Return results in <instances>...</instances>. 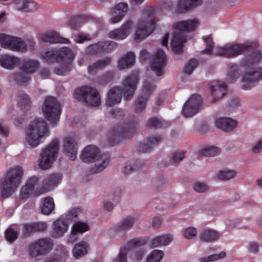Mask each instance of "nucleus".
<instances>
[{"label": "nucleus", "instance_id": "1", "mask_svg": "<svg viewBox=\"0 0 262 262\" xmlns=\"http://www.w3.org/2000/svg\"><path fill=\"white\" fill-rule=\"evenodd\" d=\"M40 56L48 63L56 61L59 64V68L54 69L55 73L59 75H64L70 72L75 57L72 50L67 48L58 50L53 49L45 50L41 52Z\"/></svg>", "mask_w": 262, "mask_h": 262}, {"label": "nucleus", "instance_id": "2", "mask_svg": "<svg viewBox=\"0 0 262 262\" xmlns=\"http://www.w3.org/2000/svg\"><path fill=\"white\" fill-rule=\"evenodd\" d=\"M138 78L137 72L132 73L123 81V89L120 86L112 88L107 93L105 100L106 105L112 106L120 103L122 100V94L126 99L133 96L137 88Z\"/></svg>", "mask_w": 262, "mask_h": 262}, {"label": "nucleus", "instance_id": "3", "mask_svg": "<svg viewBox=\"0 0 262 262\" xmlns=\"http://www.w3.org/2000/svg\"><path fill=\"white\" fill-rule=\"evenodd\" d=\"M49 135V127L45 120L42 118H35L24 131V143L27 147L34 148Z\"/></svg>", "mask_w": 262, "mask_h": 262}, {"label": "nucleus", "instance_id": "4", "mask_svg": "<svg viewBox=\"0 0 262 262\" xmlns=\"http://www.w3.org/2000/svg\"><path fill=\"white\" fill-rule=\"evenodd\" d=\"M199 25V21L196 19L181 21L173 25L174 33L170 42L173 52L178 54L182 51L183 43L186 41L185 33L194 30Z\"/></svg>", "mask_w": 262, "mask_h": 262}, {"label": "nucleus", "instance_id": "5", "mask_svg": "<svg viewBox=\"0 0 262 262\" xmlns=\"http://www.w3.org/2000/svg\"><path fill=\"white\" fill-rule=\"evenodd\" d=\"M24 170L23 167L16 165L7 171L3 182L0 185V194L3 198L11 195L21 183Z\"/></svg>", "mask_w": 262, "mask_h": 262}, {"label": "nucleus", "instance_id": "6", "mask_svg": "<svg viewBox=\"0 0 262 262\" xmlns=\"http://www.w3.org/2000/svg\"><path fill=\"white\" fill-rule=\"evenodd\" d=\"M81 158L84 162L94 163L91 171L94 173L102 171L110 163L109 156L106 154H102L99 149L93 145H88L83 149Z\"/></svg>", "mask_w": 262, "mask_h": 262}, {"label": "nucleus", "instance_id": "7", "mask_svg": "<svg viewBox=\"0 0 262 262\" xmlns=\"http://www.w3.org/2000/svg\"><path fill=\"white\" fill-rule=\"evenodd\" d=\"M156 11L152 7L145 9L137 26L134 39L140 42L149 36L154 31L156 22L154 16Z\"/></svg>", "mask_w": 262, "mask_h": 262}, {"label": "nucleus", "instance_id": "8", "mask_svg": "<svg viewBox=\"0 0 262 262\" xmlns=\"http://www.w3.org/2000/svg\"><path fill=\"white\" fill-rule=\"evenodd\" d=\"M0 45L3 48L21 53L33 50L35 47V42L32 39L25 41L20 37L5 33L0 34Z\"/></svg>", "mask_w": 262, "mask_h": 262}, {"label": "nucleus", "instance_id": "9", "mask_svg": "<svg viewBox=\"0 0 262 262\" xmlns=\"http://www.w3.org/2000/svg\"><path fill=\"white\" fill-rule=\"evenodd\" d=\"M262 60V53L260 51L255 50L245 57L240 62L239 66H232L228 72L226 80L229 83L235 82L239 77L238 72L244 68H249L258 63Z\"/></svg>", "mask_w": 262, "mask_h": 262}, {"label": "nucleus", "instance_id": "10", "mask_svg": "<svg viewBox=\"0 0 262 262\" xmlns=\"http://www.w3.org/2000/svg\"><path fill=\"white\" fill-rule=\"evenodd\" d=\"M59 151V142L53 140L50 144L42 149L38 160V165L42 170L50 168L55 161Z\"/></svg>", "mask_w": 262, "mask_h": 262}, {"label": "nucleus", "instance_id": "11", "mask_svg": "<svg viewBox=\"0 0 262 262\" xmlns=\"http://www.w3.org/2000/svg\"><path fill=\"white\" fill-rule=\"evenodd\" d=\"M39 67V62L31 59H24L21 63V70L24 72L19 71L14 73L9 76V79L19 83H25L29 81L30 77L28 74L34 73Z\"/></svg>", "mask_w": 262, "mask_h": 262}, {"label": "nucleus", "instance_id": "12", "mask_svg": "<svg viewBox=\"0 0 262 262\" xmlns=\"http://www.w3.org/2000/svg\"><path fill=\"white\" fill-rule=\"evenodd\" d=\"M75 98L85 101L89 105L98 106L101 104V97L98 91L90 86H82L76 89L74 93Z\"/></svg>", "mask_w": 262, "mask_h": 262}, {"label": "nucleus", "instance_id": "13", "mask_svg": "<svg viewBox=\"0 0 262 262\" xmlns=\"http://www.w3.org/2000/svg\"><path fill=\"white\" fill-rule=\"evenodd\" d=\"M42 112L45 117L51 125H56L59 121L60 106L55 98L48 97L46 98L42 106Z\"/></svg>", "mask_w": 262, "mask_h": 262}, {"label": "nucleus", "instance_id": "14", "mask_svg": "<svg viewBox=\"0 0 262 262\" xmlns=\"http://www.w3.org/2000/svg\"><path fill=\"white\" fill-rule=\"evenodd\" d=\"M53 247V242L49 237L42 238L31 243L28 247V254L32 257L48 253Z\"/></svg>", "mask_w": 262, "mask_h": 262}, {"label": "nucleus", "instance_id": "15", "mask_svg": "<svg viewBox=\"0 0 262 262\" xmlns=\"http://www.w3.org/2000/svg\"><path fill=\"white\" fill-rule=\"evenodd\" d=\"M251 48L249 44H237L231 43L219 48L215 54L226 57H233L249 52Z\"/></svg>", "mask_w": 262, "mask_h": 262}, {"label": "nucleus", "instance_id": "16", "mask_svg": "<svg viewBox=\"0 0 262 262\" xmlns=\"http://www.w3.org/2000/svg\"><path fill=\"white\" fill-rule=\"evenodd\" d=\"M155 89V85L151 79H148L145 80L143 84L142 93L138 97L135 104L136 111H141L145 108L148 98L154 92Z\"/></svg>", "mask_w": 262, "mask_h": 262}, {"label": "nucleus", "instance_id": "17", "mask_svg": "<svg viewBox=\"0 0 262 262\" xmlns=\"http://www.w3.org/2000/svg\"><path fill=\"white\" fill-rule=\"evenodd\" d=\"M167 58L165 53L161 49L157 50L152 56L150 67L157 76H161L164 73Z\"/></svg>", "mask_w": 262, "mask_h": 262}, {"label": "nucleus", "instance_id": "18", "mask_svg": "<svg viewBox=\"0 0 262 262\" xmlns=\"http://www.w3.org/2000/svg\"><path fill=\"white\" fill-rule=\"evenodd\" d=\"M136 130L134 123L125 122L114 127L111 134L116 138H127L135 133Z\"/></svg>", "mask_w": 262, "mask_h": 262}, {"label": "nucleus", "instance_id": "19", "mask_svg": "<svg viewBox=\"0 0 262 262\" xmlns=\"http://www.w3.org/2000/svg\"><path fill=\"white\" fill-rule=\"evenodd\" d=\"M201 101L200 96H193L184 104L182 113L185 117H189L195 115L199 111Z\"/></svg>", "mask_w": 262, "mask_h": 262}, {"label": "nucleus", "instance_id": "20", "mask_svg": "<svg viewBox=\"0 0 262 262\" xmlns=\"http://www.w3.org/2000/svg\"><path fill=\"white\" fill-rule=\"evenodd\" d=\"M134 27V23L131 20H128L120 28L110 32L108 37L115 40L124 39L132 32Z\"/></svg>", "mask_w": 262, "mask_h": 262}, {"label": "nucleus", "instance_id": "21", "mask_svg": "<svg viewBox=\"0 0 262 262\" xmlns=\"http://www.w3.org/2000/svg\"><path fill=\"white\" fill-rule=\"evenodd\" d=\"M77 139L74 136H67L63 140L64 152L71 160H74L77 158Z\"/></svg>", "mask_w": 262, "mask_h": 262}, {"label": "nucleus", "instance_id": "22", "mask_svg": "<svg viewBox=\"0 0 262 262\" xmlns=\"http://www.w3.org/2000/svg\"><path fill=\"white\" fill-rule=\"evenodd\" d=\"M214 124L216 127L227 133L232 132L238 125L236 120L230 117L216 118Z\"/></svg>", "mask_w": 262, "mask_h": 262}, {"label": "nucleus", "instance_id": "23", "mask_svg": "<svg viewBox=\"0 0 262 262\" xmlns=\"http://www.w3.org/2000/svg\"><path fill=\"white\" fill-rule=\"evenodd\" d=\"M62 177L59 173H52L44 178L42 183L41 193L49 191L57 186L61 182Z\"/></svg>", "mask_w": 262, "mask_h": 262}, {"label": "nucleus", "instance_id": "24", "mask_svg": "<svg viewBox=\"0 0 262 262\" xmlns=\"http://www.w3.org/2000/svg\"><path fill=\"white\" fill-rule=\"evenodd\" d=\"M69 225L63 219H57L53 222L52 226L51 235L58 238L62 237L68 230Z\"/></svg>", "mask_w": 262, "mask_h": 262}, {"label": "nucleus", "instance_id": "25", "mask_svg": "<svg viewBox=\"0 0 262 262\" xmlns=\"http://www.w3.org/2000/svg\"><path fill=\"white\" fill-rule=\"evenodd\" d=\"M114 43L112 41H104L89 46L86 52L89 54H95L103 52H108L113 49Z\"/></svg>", "mask_w": 262, "mask_h": 262}, {"label": "nucleus", "instance_id": "26", "mask_svg": "<svg viewBox=\"0 0 262 262\" xmlns=\"http://www.w3.org/2000/svg\"><path fill=\"white\" fill-rule=\"evenodd\" d=\"M20 63V58L14 56L4 54L0 56V66L7 70H12L18 67Z\"/></svg>", "mask_w": 262, "mask_h": 262}, {"label": "nucleus", "instance_id": "27", "mask_svg": "<svg viewBox=\"0 0 262 262\" xmlns=\"http://www.w3.org/2000/svg\"><path fill=\"white\" fill-rule=\"evenodd\" d=\"M39 38L44 42L50 43H67L69 42L68 39L61 37L58 33L53 30L41 34Z\"/></svg>", "mask_w": 262, "mask_h": 262}, {"label": "nucleus", "instance_id": "28", "mask_svg": "<svg viewBox=\"0 0 262 262\" xmlns=\"http://www.w3.org/2000/svg\"><path fill=\"white\" fill-rule=\"evenodd\" d=\"M37 177H32L27 181L25 185L21 188L20 193V199H25L28 198L30 195L33 194L34 190V186L38 182Z\"/></svg>", "mask_w": 262, "mask_h": 262}, {"label": "nucleus", "instance_id": "29", "mask_svg": "<svg viewBox=\"0 0 262 262\" xmlns=\"http://www.w3.org/2000/svg\"><path fill=\"white\" fill-rule=\"evenodd\" d=\"M127 9L128 7L126 4L123 3L118 4L112 12L111 21L114 24L119 22L124 16Z\"/></svg>", "mask_w": 262, "mask_h": 262}, {"label": "nucleus", "instance_id": "30", "mask_svg": "<svg viewBox=\"0 0 262 262\" xmlns=\"http://www.w3.org/2000/svg\"><path fill=\"white\" fill-rule=\"evenodd\" d=\"M256 83L250 71H245L242 75L240 79V87L242 89L245 91L250 90L256 85Z\"/></svg>", "mask_w": 262, "mask_h": 262}, {"label": "nucleus", "instance_id": "31", "mask_svg": "<svg viewBox=\"0 0 262 262\" xmlns=\"http://www.w3.org/2000/svg\"><path fill=\"white\" fill-rule=\"evenodd\" d=\"M135 62V56L133 52H129L121 57L117 62V67L120 70L132 67Z\"/></svg>", "mask_w": 262, "mask_h": 262}, {"label": "nucleus", "instance_id": "32", "mask_svg": "<svg viewBox=\"0 0 262 262\" xmlns=\"http://www.w3.org/2000/svg\"><path fill=\"white\" fill-rule=\"evenodd\" d=\"M139 242L136 239L129 241L126 246H123L120 250L117 256L114 258L112 262H126V254L129 249L138 246Z\"/></svg>", "mask_w": 262, "mask_h": 262}, {"label": "nucleus", "instance_id": "33", "mask_svg": "<svg viewBox=\"0 0 262 262\" xmlns=\"http://www.w3.org/2000/svg\"><path fill=\"white\" fill-rule=\"evenodd\" d=\"M226 84L221 81H217L211 86V94L215 101L222 98L226 92Z\"/></svg>", "mask_w": 262, "mask_h": 262}, {"label": "nucleus", "instance_id": "34", "mask_svg": "<svg viewBox=\"0 0 262 262\" xmlns=\"http://www.w3.org/2000/svg\"><path fill=\"white\" fill-rule=\"evenodd\" d=\"M173 240L172 235L163 234L154 238L151 242V246L153 248L165 246L169 245Z\"/></svg>", "mask_w": 262, "mask_h": 262}, {"label": "nucleus", "instance_id": "35", "mask_svg": "<svg viewBox=\"0 0 262 262\" xmlns=\"http://www.w3.org/2000/svg\"><path fill=\"white\" fill-rule=\"evenodd\" d=\"M89 245L86 242H80L76 244L73 249V256L77 259L86 254L89 250Z\"/></svg>", "mask_w": 262, "mask_h": 262}, {"label": "nucleus", "instance_id": "36", "mask_svg": "<svg viewBox=\"0 0 262 262\" xmlns=\"http://www.w3.org/2000/svg\"><path fill=\"white\" fill-rule=\"evenodd\" d=\"M111 59L107 57L102 60H98L88 67V70L89 74L94 75L98 70L102 69L111 63Z\"/></svg>", "mask_w": 262, "mask_h": 262}, {"label": "nucleus", "instance_id": "37", "mask_svg": "<svg viewBox=\"0 0 262 262\" xmlns=\"http://www.w3.org/2000/svg\"><path fill=\"white\" fill-rule=\"evenodd\" d=\"M160 136L152 137L148 139L146 143H140L138 146V150L141 152H145L152 147L153 146L158 143L161 140Z\"/></svg>", "mask_w": 262, "mask_h": 262}, {"label": "nucleus", "instance_id": "38", "mask_svg": "<svg viewBox=\"0 0 262 262\" xmlns=\"http://www.w3.org/2000/svg\"><path fill=\"white\" fill-rule=\"evenodd\" d=\"M200 0H179L178 3V11L187 10L192 7L200 5Z\"/></svg>", "mask_w": 262, "mask_h": 262}, {"label": "nucleus", "instance_id": "39", "mask_svg": "<svg viewBox=\"0 0 262 262\" xmlns=\"http://www.w3.org/2000/svg\"><path fill=\"white\" fill-rule=\"evenodd\" d=\"M221 236L220 232L215 230H205L201 234L202 239L206 242H212L218 239Z\"/></svg>", "mask_w": 262, "mask_h": 262}, {"label": "nucleus", "instance_id": "40", "mask_svg": "<svg viewBox=\"0 0 262 262\" xmlns=\"http://www.w3.org/2000/svg\"><path fill=\"white\" fill-rule=\"evenodd\" d=\"M134 219L127 216L121 220L116 226V229L119 231H126L129 229L134 225Z\"/></svg>", "mask_w": 262, "mask_h": 262}, {"label": "nucleus", "instance_id": "41", "mask_svg": "<svg viewBox=\"0 0 262 262\" xmlns=\"http://www.w3.org/2000/svg\"><path fill=\"white\" fill-rule=\"evenodd\" d=\"M54 208V202L52 198H46L44 199L41 207V212L43 214H50Z\"/></svg>", "mask_w": 262, "mask_h": 262}, {"label": "nucleus", "instance_id": "42", "mask_svg": "<svg viewBox=\"0 0 262 262\" xmlns=\"http://www.w3.org/2000/svg\"><path fill=\"white\" fill-rule=\"evenodd\" d=\"M236 171L233 169H224L220 170L216 177L217 179L222 180H228L235 177Z\"/></svg>", "mask_w": 262, "mask_h": 262}, {"label": "nucleus", "instance_id": "43", "mask_svg": "<svg viewBox=\"0 0 262 262\" xmlns=\"http://www.w3.org/2000/svg\"><path fill=\"white\" fill-rule=\"evenodd\" d=\"M220 151V149L216 146H205L201 149L200 152L204 156H216Z\"/></svg>", "mask_w": 262, "mask_h": 262}, {"label": "nucleus", "instance_id": "44", "mask_svg": "<svg viewBox=\"0 0 262 262\" xmlns=\"http://www.w3.org/2000/svg\"><path fill=\"white\" fill-rule=\"evenodd\" d=\"M164 252L159 250L151 251L146 257V262H160L163 258Z\"/></svg>", "mask_w": 262, "mask_h": 262}, {"label": "nucleus", "instance_id": "45", "mask_svg": "<svg viewBox=\"0 0 262 262\" xmlns=\"http://www.w3.org/2000/svg\"><path fill=\"white\" fill-rule=\"evenodd\" d=\"M89 226L87 223L77 222L73 225L72 228V233L73 234L83 233L89 230Z\"/></svg>", "mask_w": 262, "mask_h": 262}, {"label": "nucleus", "instance_id": "46", "mask_svg": "<svg viewBox=\"0 0 262 262\" xmlns=\"http://www.w3.org/2000/svg\"><path fill=\"white\" fill-rule=\"evenodd\" d=\"M226 256L225 251H221L219 253L212 254L207 256L202 257L200 259L201 262H214L216 260L223 259Z\"/></svg>", "mask_w": 262, "mask_h": 262}, {"label": "nucleus", "instance_id": "47", "mask_svg": "<svg viewBox=\"0 0 262 262\" xmlns=\"http://www.w3.org/2000/svg\"><path fill=\"white\" fill-rule=\"evenodd\" d=\"M84 21V18L83 16H74L70 19L69 25L73 29H77L81 26Z\"/></svg>", "mask_w": 262, "mask_h": 262}, {"label": "nucleus", "instance_id": "48", "mask_svg": "<svg viewBox=\"0 0 262 262\" xmlns=\"http://www.w3.org/2000/svg\"><path fill=\"white\" fill-rule=\"evenodd\" d=\"M196 234L197 230L196 228L189 227L184 230L183 236L186 239H192L196 236Z\"/></svg>", "mask_w": 262, "mask_h": 262}, {"label": "nucleus", "instance_id": "49", "mask_svg": "<svg viewBox=\"0 0 262 262\" xmlns=\"http://www.w3.org/2000/svg\"><path fill=\"white\" fill-rule=\"evenodd\" d=\"M193 189L197 192L203 193L207 191L209 189V187L205 183L197 182L193 184Z\"/></svg>", "mask_w": 262, "mask_h": 262}, {"label": "nucleus", "instance_id": "50", "mask_svg": "<svg viewBox=\"0 0 262 262\" xmlns=\"http://www.w3.org/2000/svg\"><path fill=\"white\" fill-rule=\"evenodd\" d=\"M203 40L204 42L206 43V48L203 51V52L210 54L212 53V48L213 47V43L212 42V38L210 36H205L203 37Z\"/></svg>", "mask_w": 262, "mask_h": 262}, {"label": "nucleus", "instance_id": "51", "mask_svg": "<svg viewBox=\"0 0 262 262\" xmlns=\"http://www.w3.org/2000/svg\"><path fill=\"white\" fill-rule=\"evenodd\" d=\"M197 66L198 62L196 60H190L184 67V72L187 74H191Z\"/></svg>", "mask_w": 262, "mask_h": 262}, {"label": "nucleus", "instance_id": "52", "mask_svg": "<svg viewBox=\"0 0 262 262\" xmlns=\"http://www.w3.org/2000/svg\"><path fill=\"white\" fill-rule=\"evenodd\" d=\"M18 233L13 229H8L5 233L7 240L10 242H12L17 237Z\"/></svg>", "mask_w": 262, "mask_h": 262}, {"label": "nucleus", "instance_id": "53", "mask_svg": "<svg viewBox=\"0 0 262 262\" xmlns=\"http://www.w3.org/2000/svg\"><path fill=\"white\" fill-rule=\"evenodd\" d=\"M18 102L21 107H25L30 103V99L26 94H21L18 97Z\"/></svg>", "mask_w": 262, "mask_h": 262}, {"label": "nucleus", "instance_id": "54", "mask_svg": "<svg viewBox=\"0 0 262 262\" xmlns=\"http://www.w3.org/2000/svg\"><path fill=\"white\" fill-rule=\"evenodd\" d=\"M72 38L74 41L77 43H82L84 41L89 40L91 39L90 36L85 34H74L73 35Z\"/></svg>", "mask_w": 262, "mask_h": 262}, {"label": "nucleus", "instance_id": "55", "mask_svg": "<svg viewBox=\"0 0 262 262\" xmlns=\"http://www.w3.org/2000/svg\"><path fill=\"white\" fill-rule=\"evenodd\" d=\"M185 151H178L174 152L171 156V160L174 163H177L181 161L185 157Z\"/></svg>", "mask_w": 262, "mask_h": 262}, {"label": "nucleus", "instance_id": "56", "mask_svg": "<svg viewBox=\"0 0 262 262\" xmlns=\"http://www.w3.org/2000/svg\"><path fill=\"white\" fill-rule=\"evenodd\" d=\"M38 6L36 3L32 1L27 0L24 11L30 12L36 10Z\"/></svg>", "mask_w": 262, "mask_h": 262}, {"label": "nucleus", "instance_id": "57", "mask_svg": "<svg viewBox=\"0 0 262 262\" xmlns=\"http://www.w3.org/2000/svg\"><path fill=\"white\" fill-rule=\"evenodd\" d=\"M9 134V128L6 126L3 120H0V135L4 138L7 137Z\"/></svg>", "mask_w": 262, "mask_h": 262}, {"label": "nucleus", "instance_id": "58", "mask_svg": "<svg viewBox=\"0 0 262 262\" xmlns=\"http://www.w3.org/2000/svg\"><path fill=\"white\" fill-rule=\"evenodd\" d=\"M148 126L151 128H157L162 125L161 120L157 118H151L148 122Z\"/></svg>", "mask_w": 262, "mask_h": 262}, {"label": "nucleus", "instance_id": "59", "mask_svg": "<svg viewBox=\"0 0 262 262\" xmlns=\"http://www.w3.org/2000/svg\"><path fill=\"white\" fill-rule=\"evenodd\" d=\"M24 227L26 233L38 230V224L36 223L26 224Z\"/></svg>", "mask_w": 262, "mask_h": 262}, {"label": "nucleus", "instance_id": "60", "mask_svg": "<svg viewBox=\"0 0 262 262\" xmlns=\"http://www.w3.org/2000/svg\"><path fill=\"white\" fill-rule=\"evenodd\" d=\"M251 151L254 154H258L262 151V139L258 140L253 145Z\"/></svg>", "mask_w": 262, "mask_h": 262}, {"label": "nucleus", "instance_id": "61", "mask_svg": "<svg viewBox=\"0 0 262 262\" xmlns=\"http://www.w3.org/2000/svg\"><path fill=\"white\" fill-rule=\"evenodd\" d=\"M250 73L256 82L262 79V68H258Z\"/></svg>", "mask_w": 262, "mask_h": 262}, {"label": "nucleus", "instance_id": "62", "mask_svg": "<svg viewBox=\"0 0 262 262\" xmlns=\"http://www.w3.org/2000/svg\"><path fill=\"white\" fill-rule=\"evenodd\" d=\"M27 0H14L13 4L19 10L24 11Z\"/></svg>", "mask_w": 262, "mask_h": 262}, {"label": "nucleus", "instance_id": "63", "mask_svg": "<svg viewBox=\"0 0 262 262\" xmlns=\"http://www.w3.org/2000/svg\"><path fill=\"white\" fill-rule=\"evenodd\" d=\"M80 212V210L78 208H74L71 210L68 215V218L72 220L73 218L77 216Z\"/></svg>", "mask_w": 262, "mask_h": 262}, {"label": "nucleus", "instance_id": "64", "mask_svg": "<svg viewBox=\"0 0 262 262\" xmlns=\"http://www.w3.org/2000/svg\"><path fill=\"white\" fill-rule=\"evenodd\" d=\"M259 246L255 243H250L248 246V251L251 253H256L258 252Z\"/></svg>", "mask_w": 262, "mask_h": 262}]
</instances>
